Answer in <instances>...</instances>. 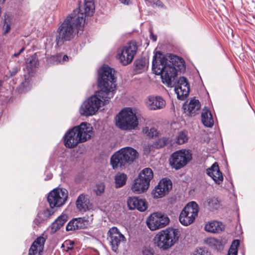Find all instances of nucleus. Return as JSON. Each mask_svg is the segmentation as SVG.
<instances>
[{"instance_id":"18","label":"nucleus","mask_w":255,"mask_h":255,"mask_svg":"<svg viewBox=\"0 0 255 255\" xmlns=\"http://www.w3.org/2000/svg\"><path fill=\"white\" fill-rule=\"evenodd\" d=\"M95 10V6L93 0H85L83 5L79 7V11L74 10L72 14L76 17L78 16L80 14H82L83 18L85 20V17L86 15H91L93 14Z\"/></svg>"},{"instance_id":"37","label":"nucleus","mask_w":255,"mask_h":255,"mask_svg":"<svg viewBox=\"0 0 255 255\" xmlns=\"http://www.w3.org/2000/svg\"><path fill=\"white\" fill-rule=\"evenodd\" d=\"M191 255H211V254L205 249L199 248L194 250Z\"/></svg>"},{"instance_id":"17","label":"nucleus","mask_w":255,"mask_h":255,"mask_svg":"<svg viewBox=\"0 0 255 255\" xmlns=\"http://www.w3.org/2000/svg\"><path fill=\"white\" fill-rule=\"evenodd\" d=\"M146 107L150 110H158L165 107V100L160 96H148L145 101Z\"/></svg>"},{"instance_id":"25","label":"nucleus","mask_w":255,"mask_h":255,"mask_svg":"<svg viewBox=\"0 0 255 255\" xmlns=\"http://www.w3.org/2000/svg\"><path fill=\"white\" fill-rule=\"evenodd\" d=\"M224 229V226L220 222L213 221L206 224L205 230L211 233H220Z\"/></svg>"},{"instance_id":"46","label":"nucleus","mask_w":255,"mask_h":255,"mask_svg":"<svg viewBox=\"0 0 255 255\" xmlns=\"http://www.w3.org/2000/svg\"><path fill=\"white\" fill-rule=\"evenodd\" d=\"M19 68H18V67H14L12 69V70L10 71L11 75V76L15 75L17 73V72L19 71Z\"/></svg>"},{"instance_id":"20","label":"nucleus","mask_w":255,"mask_h":255,"mask_svg":"<svg viewBox=\"0 0 255 255\" xmlns=\"http://www.w3.org/2000/svg\"><path fill=\"white\" fill-rule=\"evenodd\" d=\"M206 173L211 177L216 184H220L223 181V176L217 163H214L211 167L207 169Z\"/></svg>"},{"instance_id":"30","label":"nucleus","mask_w":255,"mask_h":255,"mask_svg":"<svg viewBox=\"0 0 255 255\" xmlns=\"http://www.w3.org/2000/svg\"><path fill=\"white\" fill-rule=\"evenodd\" d=\"M68 217L66 215L59 216L52 224V231L56 232L62 227L67 221Z\"/></svg>"},{"instance_id":"50","label":"nucleus","mask_w":255,"mask_h":255,"mask_svg":"<svg viewBox=\"0 0 255 255\" xmlns=\"http://www.w3.org/2000/svg\"><path fill=\"white\" fill-rule=\"evenodd\" d=\"M155 1H156V3L155 4L156 5H157L158 6H161V7H162L163 6L162 3L159 0H155Z\"/></svg>"},{"instance_id":"11","label":"nucleus","mask_w":255,"mask_h":255,"mask_svg":"<svg viewBox=\"0 0 255 255\" xmlns=\"http://www.w3.org/2000/svg\"><path fill=\"white\" fill-rule=\"evenodd\" d=\"M170 222L168 217L161 212L151 214L147 219L146 224L151 231H155L164 228Z\"/></svg>"},{"instance_id":"7","label":"nucleus","mask_w":255,"mask_h":255,"mask_svg":"<svg viewBox=\"0 0 255 255\" xmlns=\"http://www.w3.org/2000/svg\"><path fill=\"white\" fill-rule=\"evenodd\" d=\"M117 118L116 125L123 130L134 129L138 125L137 118L130 108L123 110L119 113Z\"/></svg>"},{"instance_id":"47","label":"nucleus","mask_w":255,"mask_h":255,"mask_svg":"<svg viewBox=\"0 0 255 255\" xmlns=\"http://www.w3.org/2000/svg\"><path fill=\"white\" fill-rule=\"evenodd\" d=\"M121 3L125 4V5H129L131 3V2L130 0H119Z\"/></svg>"},{"instance_id":"6","label":"nucleus","mask_w":255,"mask_h":255,"mask_svg":"<svg viewBox=\"0 0 255 255\" xmlns=\"http://www.w3.org/2000/svg\"><path fill=\"white\" fill-rule=\"evenodd\" d=\"M138 152L131 147L121 148L113 155L111 158V163L114 169L125 166L126 163L133 162L138 157Z\"/></svg>"},{"instance_id":"31","label":"nucleus","mask_w":255,"mask_h":255,"mask_svg":"<svg viewBox=\"0 0 255 255\" xmlns=\"http://www.w3.org/2000/svg\"><path fill=\"white\" fill-rule=\"evenodd\" d=\"M76 206L79 210L86 211L88 209L87 197L83 194L80 195L76 201Z\"/></svg>"},{"instance_id":"4","label":"nucleus","mask_w":255,"mask_h":255,"mask_svg":"<svg viewBox=\"0 0 255 255\" xmlns=\"http://www.w3.org/2000/svg\"><path fill=\"white\" fill-rule=\"evenodd\" d=\"M92 127L90 124L82 123L68 131L64 136V144L66 147H75L80 142H83L91 138Z\"/></svg>"},{"instance_id":"35","label":"nucleus","mask_w":255,"mask_h":255,"mask_svg":"<svg viewBox=\"0 0 255 255\" xmlns=\"http://www.w3.org/2000/svg\"><path fill=\"white\" fill-rule=\"evenodd\" d=\"M142 132L149 137L158 136L160 134L159 132L155 128H152L149 129L147 127L143 128Z\"/></svg>"},{"instance_id":"27","label":"nucleus","mask_w":255,"mask_h":255,"mask_svg":"<svg viewBox=\"0 0 255 255\" xmlns=\"http://www.w3.org/2000/svg\"><path fill=\"white\" fill-rule=\"evenodd\" d=\"M84 219L81 218H75L71 220L66 226L67 231H74L85 227Z\"/></svg>"},{"instance_id":"34","label":"nucleus","mask_w":255,"mask_h":255,"mask_svg":"<svg viewBox=\"0 0 255 255\" xmlns=\"http://www.w3.org/2000/svg\"><path fill=\"white\" fill-rule=\"evenodd\" d=\"M11 23V15L9 13H5L4 15V22L3 26V33H7L10 30Z\"/></svg>"},{"instance_id":"8","label":"nucleus","mask_w":255,"mask_h":255,"mask_svg":"<svg viewBox=\"0 0 255 255\" xmlns=\"http://www.w3.org/2000/svg\"><path fill=\"white\" fill-rule=\"evenodd\" d=\"M104 100L98 95V91L94 95L86 100L81 105L79 111L81 115L90 116L94 115L101 106V104H106L111 98H105Z\"/></svg>"},{"instance_id":"16","label":"nucleus","mask_w":255,"mask_h":255,"mask_svg":"<svg viewBox=\"0 0 255 255\" xmlns=\"http://www.w3.org/2000/svg\"><path fill=\"white\" fill-rule=\"evenodd\" d=\"M172 188V182L170 180L163 178L158 183V185L153 191V195L155 198H160L164 196Z\"/></svg>"},{"instance_id":"42","label":"nucleus","mask_w":255,"mask_h":255,"mask_svg":"<svg viewBox=\"0 0 255 255\" xmlns=\"http://www.w3.org/2000/svg\"><path fill=\"white\" fill-rule=\"evenodd\" d=\"M153 148V146L150 144L145 145L144 147V152L145 154H148L150 152V150Z\"/></svg>"},{"instance_id":"9","label":"nucleus","mask_w":255,"mask_h":255,"mask_svg":"<svg viewBox=\"0 0 255 255\" xmlns=\"http://www.w3.org/2000/svg\"><path fill=\"white\" fill-rule=\"evenodd\" d=\"M137 50V46L136 42L131 41L119 49L117 57L123 65H128L132 61Z\"/></svg>"},{"instance_id":"44","label":"nucleus","mask_w":255,"mask_h":255,"mask_svg":"<svg viewBox=\"0 0 255 255\" xmlns=\"http://www.w3.org/2000/svg\"><path fill=\"white\" fill-rule=\"evenodd\" d=\"M238 250L233 248H230L227 255H237Z\"/></svg>"},{"instance_id":"24","label":"nucleus","mask_w":255,"mask_h":255,"mask_svg":"<svg viewBox=\"0 0 255 255\" xmlns=\"http://www.w3.org/2000/svg\"><path fill=\"white\" fill-rule=\"evenodd\" d=\"M206 243L213 249L221 251L223 249L224 245L226 243V241L214 238H209L206 239Z\"/></svg>"},{"instance_id":"45","label":"nucleus","mask_w":255,"mask_h":255,"mask_svg":"<svg viewBox=\"0 0 255 255\" xmlns=\"http://www.w3.org/2000/svg\"><path fill=\"white\" fill-rule=\"evenodd\" d=\"M54 212L52 211L50 209H46L44 211V214L46 217H49L53 214Z\"/></svg>"},{"instance_id":"28","label":"nucleus","mask_w":255,"mask_h":255,"mask_svg":"<svg viewBox=\"0 0 255 255\" xmlns=\"http://www.w3.org/2000/svg\"><path fill=\"white\" fill-rule=\"evenodd\" d=\"M206 206L210 211L218 209L220 206V202L218 198L215 197H209L205 202Z\"/></svg>"},{"instance_id":"40","label":"nucleus","mask_w":255,"mask_h":255,"mask_svg":"<svg viewBox=\"0 0 255 255\" xmlns=\"http://www.w3.org/2000/svg\"><path fill=\"white\" fill-rule=\"evenodd\" d=\"M105 191V186L103 184H98L95 189V192L97 195L100 196Z\"/></svg>"},{"instance_id":"23","label":"nucleus","mask_w":255,"mask_h":255,"mask_svg":"<svg viewBox=\"0 0 255 255\" xmlns=\"http://www.w3.org/2000/svg\"><path fill=\"white\" fill-rule=\"evenodd\" d=\"M149 185L146 182L137 177L133 181L131 187V190L133 192L136 194H140L146 191L149 188Z\"/></svg>"},{"instance_id":"5","label":"nucleus","mask_w":255,"mask_h":255,"mask_svg":"<svg viewBox=\"0 0 255 255\" xmlns=\"http://www.w3.org/2000/svg\"><path fill=\"white\" fill-rule=\"evenodd\" d=\"M180 236L178 229L168 228L159 232L154 237V241L158 248L167 250L178 242Z\"/></svg>"},{"instance_id":"55","label":"nucleus","mask_w":255,"mask_h":255,"mask_svg":"<svg viewBox=\"0 0 255 255\" xmlns=\"http://www.w3.org/2000/svg\"><path fill=\"white\" fill-rule=\"evenodd\" d=\"M61 55H60V56H59V55H58V59H60L61 58Z\"/></svg>"},{"instance_id":"36","label":"nucleus","mask_w":255,"mask_h":255,"mask_svg":"<svg viewBox=\"0 0 255 255\" xmlns=\"http://www.w3.org/2000/svg\"><path fill=\"white\" fill-rule=\"evenodd\" d=\"M176 139L177 143L179 144H182L187 142L188 139L187 132L182 131L179 132Z\"/></svg>"},{"instance_id":"33","label":"nucleus","mask_w":255,"mask_h":255,"mask_svg":"<svg viewBox=\"0 0 255 255\" xmlns=\"http://www.w3.org/2000/svg\"><path fill=\"white\" fill-rule=\"evenodd\" d=\"M38 60L35 56H31L26 62V68L29 73L33 72L38 65Z\"/></svg>"},{"instance_id":"51","label":"nucleus","mask_w":255,"mask_h":255,"mask_svg":"<svg viewBox=\"0 0 255 255\" xmlns=\"http://www.w3.org/2000/svg\"><path fill=\"white\" fill-rule=\"evenodd\" d=\"M68 59V57L67 55H65L63 56V61H66Z\"/></svg>"},{"instance_id":"53","label":"nucleus","mask_w":255,"mask_h":255,"mask_svg":"<svg viewBox=\"0 0 255 255\" xmlns=\"http://www.w3.org/2000/svg\"><path fill=\"white\" fill-rule=\"evenodd\" d=\"M25 49V48L24 47H23L22 48H21V49L19 50V51L18 52V53H19V54H20Z\"/></svg>"},{"instance_id":"54","label":"nucleus","mask_w":255,"mask_h":255,"mask_svg":"<svg viewBox=\"0 0 255 255\" xmlns=\"http://www.w3.org/2000/svg\"><path fill=\"white\" fill-rule=\"evenodd\" d=\"M20 55L19 53L17 52V53H15L14 54H13V56L14 57H17L19 55Z\"/></svg>"},{"instance_id":"39","label":"nucleus","mask_w":255,"mask_h":255,"mask_svg":"<svg viewBox=\"0 0 255 255\" xmlns=\"http://www.w3.org/2000/svg\"><path fill=\"white\" fill-rule=\"evenodd\" d=\"M143 255H153L154 253V250L150 247H144L142 249Z\"/></svg>"},{"instance_id":"15","label":"nucleus","mask_w":255,"mask_h":255,"mask_svg":"<svg viewBox=\"0 0 255 255\" xmlns=\"http://www.w3.org/2000/svg\"><path fill=\"white\" fill-rule=\"evenodd\" d=\"M175 91L177 98L180 100H183L188 96L190 87L187 80L185 77H180L175 84Z\"/></svg>"},{"instance_id":"43","label":"nucleus","mask_w":255,"mask_h":255,"mask_svg":"<svg viewBox=\"0 0 255 255\" xmlns=\"http://www.w3.org/2000/svg\"><path fill=\"white\" fill-rule=\"evenodd\" d=\"M240 243L238 240H235L233 242L230 248H233L235 249L236 250H237L238 247L239 246Z\"/></svg>"},{"instance_id":"26","label":"nucleus","mask_w":255,"mask_h":255,"mask_svg":"<svg viewBox=\"0 0 255 255\" xmlns=\"http://www.w3.org/2000/svg\"><path fill=\"white\" fill-rule=\"evenodd\" d=\"M202 122L203 125L211 128L213 126L214 120L210 111L207 108L203 109L202 114Z\"/></svg>"},{"instance_id":"48","label":"nucleus","mask_w":255,"mask_h":255,"mask_svg":"<svg viewBox=\"0 0 255 255\" xmlns=\"http://www.w3.org/2000/svg\"><path fill=\"white\" fill-rule=\"evenodd\" d=\"M150 38L153 41H155L157 39V37L156 35H154L152 32H150Z\"/></svg>"},{"instance_id":"1","label":"nucleus","mask_w":255,"mask_h":255,"mask_svg":"<svg viewBox=\"0 0 255 255\" xmlns=\"http://www.w3.org/2000/svg\"><path fill=\"white\" fill-rule=\"evenodd\" d=\"M176 67L184 68V60L181 57L171 54L165 56L157 51L153 57L152 70L156 75H160L162 81L168 87H172V82L177 75Z\"/></svg>"},{"instance_id":"19","label":"nucleus","mask_w":255,"mask_h":255,"mask_svg":"<svg viewBox=\"0 0 255 255\" xmlns=\"http://www.w3.org/2000/svg\"><path fill=\"white\" fill-rule=\"evenodd\" d=\"M127 205L130 210L137 209L140 212L144 211L147 208L145 200L135 197H129L127 200Z\"/></svg>"},{"instance_id":"12","label":"nucleus","mask_w":255,"mask_h":255,"mask_svg":"<svg viewBox=\"0 0 255 255\" xmlns=\"http://www.w3.org/2000/svg\"><path fill=\"white\" fill-rule=\"evenodd\" d=\"M192 154L185 149H181L173 153L170 158L172 167L179 169L185 166L191 159Z\"/></svg>"},{"instance_id":"32","label":"nucleus","mask_w":255,"mask_h":255,"mask_svg":"<svg viewBox=\"0 0 255 255\" xmlns=\"http://www.w3.org/2000/svg\"><path fill=\"white\" fill-rule=\"evenodd\" d=\"M127 176L123 173H118L115 176L116 188H120L126 184Z\"/></svg>"},{"instance_id":"41","label":"nucleus","mask_w":255,"mask_h":255,"mask_svg":"<svg viewBox=\"0 0 255 255\" xmlns=\"http://www.w3.org/2000/svg\"><path fill=\"white\" fill-rule=\"evenodd\" d=\"M168 140V139L165 137L159 139L156 142L157 144L156 145V147H161L165 146L167 144Z\"/></svg>"},{"instance_id":"38","label":"nucleus","mask_w":255,"mask_h":255,"mask_svg":"<svg viewBox=\"0 0 255 255\" xmlns=\"http://www.w3.org/2000/svg\"><path fill=\"white\" fill-rule=\"evenodd\" d=\"M74 243L71 241H65L62 245V248H64V250L68 252L69 251L73 249Z\"/></svg>"},{"instance_id":"14","label":"nucleus","mask_w":255,"mask_h":255,"mask_svg":"<svg viewBox=\"0 0 255 255\" xmlns=\"http://www.w3.org/2000/svg\"><path fill=\"white\" fill-rule=\"evenodd\" d=\"M108 239L111 243L112 250L116 252L119 245L125 241V236L121 234L116 227H112L110 229L108 233Z\"/></svg>"},{"instance_id":"29","label":"nucleus","mask_w":255,"mask_h":255,"mask_svg":"<svg viewBox=\"0 0 255 255\" xmlns=\"http://www.w3.org/2000/svg\"><path fill=\"white\" fill-rule=\"evenodd\" d=\"M138 177L149 185L151 180L153 178V173L151 168H145L139 173Z\"/></svg>"},{"instance_id":"2","label":"nucleus","mask_w":255,"mask_h":255,"mask_svg":"<svg viewBox=\"0 0 255 255\" xmlns=\"http://www.w3.org/2000/svg\"><path fill=\"white\" fill-rule=\"evenodd\" d=\"M84 24L85 20L82 14L77 17L72 14L67 16L57 30V45L61 46L65 41L72 39L76 32L83 30Z\"/></svg>"},{"instance_id":"52","label":"nucleus","mask_w":255,"mask_h":255,"mask_svg":"<svg viewBox=\"0 0 255 255\" xmlns=\"http://www.w3.org/2000/svg\"><path fill=\"white\" fill-rule=\"evenodd\" d=\"M25 49V48L24 47H23L22 48H21V49L19 50V51L18 52V53H19V54H20Z\"/></svg>"},{"instance_id":"49","label":"nucleus","mask_w":255,"mask_h":255,"mask_svg":"<svg viewBox=\"0 0 255 255\" xmlns=\"http://www.w3.org/2000/svg\"><path fill=\"white\" fill-rule=\"evenodd\" d=\"M145 65V63L143 64L142 61H139L136 63V66L138 67V68H141V67Z\"/></svg>"},{"instance_id":"10","label":"nucleus","mask_w":255,"mask_h":255,"mask_svg":"<svg viewBox=\"0 0 255 255\" xmlns=\"http://www.w3.org/2000/svg\"><path fill=\"white\" fill-rule=\"evenodd\" d=\"M199 208L198 204L194 201L187 204L181 211L179 219L184 226H188L192 224L198 215Z\"/></svg>"},{"instance_id":"13","label":"nucleus","mask_w":255,"mask_h":255,"mask_svg":"<svg viewBox=\"0 0 255 255\" xmlns=\"http://www.w3.org/2000/svg\"><path fill=\"white\" fill-rule=\"evenodd\" d=\"M68 191L64 188L55 189L48 195L47 200L51 208L60 207L64 204L68 198Z\"/></svg>"},{"instance_id":"21","label":"nucleus","mask_w":255,"mask_h":255,"mask_svg":"<svg viewBox=\"0 0 255 255\" xmlns=\"http://www.w3.org/2000/svg\"><path fill=\"white\" fill-rule=\"evenodd\" d=\"M45 239L43 237H39L32 243L29 250V255H40L43 251Z\"/></svg>"},{"instance_id":"3","label":"nucleus","mask_w":255,"mask_h":255,"mask_svg":"<svg viewBox=\"0 0 255 255\" xmlns=\"http://www.w3.org/2000/svg\"><path fill=\"white\" fill-rule=\"evenodd\" d=\"M115 71L108 66H104L99 70L98 85L100 90L98 95L105 100L112 98L116 89Z\"/></svg>"},{"instance_id":"56","label":"nucleus","mask_w":255,"mask_h":255,"mask_svg":"<svg viewBox=\"0 0 255 255\" xmlns=\"http://www.w3.org/2000/svg\"><path fill=\"white\" fill-rule=\"evenodd\" d=\"M5 0H3V1H4Z\"/></svg>"},{"instance_id":"22","label":"nucleus","mask_w":255,"mask_h":255,"mask_svg":"<svg viewBox=\"0 0 255 255\" xmlns=\"http://www.w3.org/2000/svg\"><path fill=\"white\" fill-rule=\"evenodd\" d=\"M200 104L198 100L192 99L189 103L187 102L183 105L184 113L188 115L193 116L200 109Z\"/></svg>"}]
</instances>
